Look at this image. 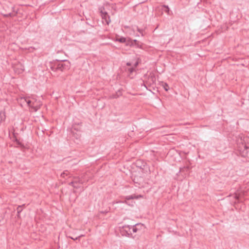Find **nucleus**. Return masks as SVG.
<instances>
[{"label": "nucleus", "instance_id": "1", "mask_svg": "<svg viewBox=\"0 0 249 249\" xmlns=\"http://www.w3.org/2000/svg\"><path fill=\"white\" fill-rule=\"evenodd\" d=\"M20 102H26L28 107L32 108L34 111L36 112L42 105L41 102L35 97H25L21 98Z\"/></svg>", "mask_w": 249, "mask_h": 249}, {"label": "nucleus", "instance_id": "2", "mask_svg": "<svg viewBox=\"0 0 249 249\" xmlns=\"http://www.w3.org/2000/svg\"><path fill=\"white\" fill-rule=\"evenodd\" d=\"M237 143L241 144L239 146L241 154L243 157H246L249 149V138L245 137L243 135L239 136L237 140Z\"/></svg>", "mask_w": 249, "mask_h": 249}, {"label": "nucleus", "instance_id": "3", "mask_svg": "<svg viewBox=\"0 0 249 249\" xmlns=\"http://www.w3.org/2000/svg\"><path fill=\"white\" fill-rule=\"evenodd\" d=\"M70 66V63L67 61L63 62H58L57 64H54L53 66L51 67L53 71H56L60 70L63 71L68 69Z\"/></svg>", "mask_w": 249, "mask_h": 249}, {"label": "nucleus", "instance_id": "4", "mask_svg": "<svg viewBox=\"0 0 249 249\" xmlns=\"http://www.w3.org/2000/svg\"><path fill=\"white\" fill-rule=\"evenodd\" d=\"M127 45H129L130 46H135L137 48H141V45L140 44L139 42L136 39L132 40L130 38H128Z\"/></svg>", "mask_w": 249, "mask_h": 249}, {"label": "nucleus", "instance_id": "5", "mask_svg": "<svg viewBox=\"0 0 249 249\" xmlns=\"http://www.w3.org/2000/svg\"><path fill=\"white\" fill-rule=\"evenodd\" d=\"M101 14L102 18L105 20V22L107 24H109L110 22L109 17L108 15L107 12H104L102 10H101Z\"/></svg>", "mask_w": 249, "mask_h": 249}, {"label": "nucleus", "instance_id": "6", "mask_svg": "<svg viewBox=\"0 0 249 249\" xmlns=\"http://www.w3.org/2000/svg\"><path fill=\"white\" fill-rule=\"evenodd\" d=\"M144 228L143 224H142L141 223H138L135 224V226L131 227L132 228V231L133 232L135 233L138 231H140L141 230H142Z\"/></svg>", "mask_w": 249, "mask_h": 249}, {"label": "nucleus", "instance_id": "7", "mask_svg": "<svg viewBox=\"0 0 249 249\" xmlns=\"http://www.w3.org/2000/svg\"><path fill=\"white\" fill-rule=\"evenodd\" d=\"M124 231L127 233L128 235L132 234L131 230L132 228L129 225H124L123 227Z\"/></svg>", "mask_w": 249, "mask_h": 249}, {"label": "nucleus", "instance_id": "8", "mask_svg": "<svg viewBox=\"0 0 249 249\" xmlns=\"http://www.w3.org/2000/svg\"><path fill=\"white\" fill-rule=\"evenodd\" d=\"M24 70V66L21 64H20L19 67H17L16 68L15 71L16 72L18 73L22 72Z\"/></svg>", "mask_w": 249, "mask_h": 249}, {"label": "nucleus", "instance_id": "9", "mask_svg": "<svg viewBox=\"0 0 249 249\" xmlns=\"http://www.w3.org/2000/svg\"><path fill=\"white\" fill-rule=\"evenodd\" d=\"M116 40L121 43H125L126 45H127V42L128 41V39L124 37H121L120 38H118Z\"/></svg>", "mask_w": 249, "mask_h": 249}, {"label": "nucleus", "instance_id": "10", "mask_svg": "<svg viewBox=\"0 0 249 249\" xmlns=\"http://www.w3.org/2000/svg\"><path fill=\"white\" fill-rule=\"evenodd\" d=\"M5 119V113L3 111L0 112V123L4 121Z\"/></svg>", "mask_w": 249, "mask_h": 249}, {"label": "nucleus", "instance_id": "11", "mask_svg": "<svg viewBox=\"0 0 249 249\" xmlns=\"http://www.w3.org/2000/svg\"><path fill=\"white\" fill-rule=\"evenodd\" d=\"M162 6H163V7H164V8H166V10H165V12H166L168 15H170V9H169V8L168 6H167V5H163Z\"/></svg>", "mask_w": 249, "mask_h": 249}, {"label": "nucleus", "instance_id": "12", "mask_svg": "<svg viewBox=\"0 0 249 249\" xmlns=\"http://www.w3.org/2000/svg\"><path fill=\"white\" fill-rule=\"evenodd\" d=\"M162 86H163V87L164 89H165V90H166V91L168 90L169 88L168 85L167 83H163Z\"/></svg>", "mask_w": 249, "mask_h": 249}, {"label": "nucleus", "instance_id": "13", "mask_svg": "<svg viewBox=\"0 0 249 249\" xmlns=\"http://www.w3.org/2000/svg\"><path fill=\"white\" fill-rule=\"evenodd\" d=\"M16 14H17V13H15V12H14V13H9V14H8L5 15L4 16H5V17H8V16H10V17H14V16H15L16 15Z\"/></svg>", "mask_w": 249, "mask_h": 249}, {"label": "nucleus", "instance_id": "14", "mask_svg": "<svg viewBox=\"0 0 249 249\" xmlns=\"http://www.w3.org/2000/svg\"><path fill=\"white\" fill-rule=\"evenodd\" d=\"M69 174V172L68 171H65L63 173H61V176L63 178H65V176H68Z\"/></svg>", "mask_w": 249, "mask_h": 249}, {"label": "nucleus", "instance_id": "15", "mask_svg": "<svg viewBox=\"0 0 249 249\" xmlns=\"http://www.w3.org/2000/svg\"><path fill=\"white\" fill-rule=\"evenodd\" d=\"M17 211L18 213V216H19V213L22 211V207L21 206H19L17 208Z\"/></svg>", "mask_w": 249, "mask_h": 249}, {"label": "nucleus", "instance_id": "16", "mask_svg": "<svg viewBox=\"0 0 249 249\" xmlns=\"http://www.w3.org/2000/svg\"><path fill=\"white\" fill-rule=\"evenodd\" d=\"M83 236H84V235L81 234L80 235H79L77 237H76L75 238H74L73 237H70V238H71V239H73V240H75L79 239L81 237H82Z\"/></svg>", "mask_w": 249, "mask_h": 249}, {"label": "nucleus", "instance_id": "17", "mask_svg": "<svg viewBox=\"0 0 249 249\" xmlns=\"http://www.w3.org/2000/svg\"><path fill=\"white\" fill-rule=\"evenodd\" d=\"M136 198V196H129L126 197V199H133Z\"/></svg>", "mask_w": 249, "mask_h": 249}, {"label": "nucleus", "instance_id": "18", "mask_svg": "<svg viewBox=\"0 0 249 249\" xmlns=\"http://www.w3.org/2000/svg\"><path fill=\"white\" fill-rule=\"evenodd\" d=\"M135 71V68H131L128 69V71L130 73H132L134 71Z\"/></svg>", "mask_w": 249, "mask_h": 249}, {"label": "nucleus", "instance_id": "19", "mask_svg": "<svg viewBox=\"0 0 249 249\" xmlns=\"http://www.w3.org/2000/svg\"><path fill=\"white\" fill-rule=\"evenodd\" d=\"M137 29L138 31L140 33H141V34H142V36H143V34H142V29H140V28H139L138 27H137Z\"/></svg>", "mask_w": 249, "mask_h": 249}, {"label": "nucleus", "instance_id": "20", "mask_svg": "<svg viewBox=\"0 0 249 249\" xmlns=\"http://www.w3.org/2000/svg\"><path fill=\"white\" fill-rule=\"evenodd\" d=\"M241 197V196L240 194H239V195L235 194V197L236 199H239L240 197Z\"/></svg>", "mask_w": 249, "mask_h": 249}, {"label": "nucleus", "instance_id": "21", "mask_svg": "<svg viewBox=\"0 0 249 249\" xmlns=\"http://www.w3.org/2000/svg\"><path fill=\"white\" fill-rule=\"evenodd\" d=\"M138 65V62H135V64H134V67L136 68L137 65Z\"/></svg>", "mask_w": 249, "mask_h": 249}, {"label": "nucleus", "instance_id": "22", "mask_svg": "<svg viewBox=\"0 0 249 249\" xmlns=\"http://www.w3.org/2000/svg\"><path fill=\"white\" fill-rule=\"evenodd\" d=\"M78 182L80 183H83V181L81 179H78Z\"/></svg>", "mask_w": 249, "mask_h": 249}, {"label": "nucleus", "instance_id": "23", "mask_svg": "<svg viewBox=\"0 0 249 249\" xmlns=\"http://www.w3.org/2000/svg\"><path fill=\"white\" fill-rule=\"evenodd\" d=\"M75 182H77V181H72L70 183V184L72 185L74 184Z\"/></svg>", "mask_w": 249, "mask_h": 249}, {"label": "nucleus", "instance_id": "24", "mask_svg": "<svg viewBox=\"0 0 249 249\" xmlns=\"http://www.w3.org/2000/svg\"><path fill=\"white\" fill-rule=\"evenodd\" d=\"M33 49H34V48H33L31 47V48H29V49H28V50H29V51L31 52V51H32V50H33Z\"/></svg>", "mask_w": 249, "mask_h": 249}, {"label": "nucleus", "instance_id": "25", "mask_svg": "<svg viewBox=\"0 0 249 249\" xmlns=\"http://www.w3.org/2000/svg\"><path fill=\"white\" fill-rule=\"evenodd\" d=\"M126 65H127V66H130V65H131V64H130V63H129V62H127V64H126Z\"/></svg>", "mask_w": 249, "mask_h": 249}, {"label": "nucleus", "instance_id": "26", "mask_svg": "<svg viewBox=\"0 0 249 249\" xmlns=\"http://www.w3.org/2000/svg\"><path fill=\"white\" fill-rule=\"evenodd\" d=\"M116 203H121V202H117Z\"/></svg>", "mask_w": 249, "mask_h": 249}]
</instances>
